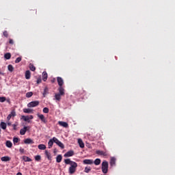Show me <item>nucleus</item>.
<instances>
[{"instance_id": "f257e3e1", "label": "nucleus", "mask_w": 175, "mask_h": 175, "mask_svg": "<svg viewBox=\"0 0 175 175\" xmlns=\"http://www.w3.org/2000/svg\"><path fill=\"white\" fill-rule=\"evenodd\" d=\"M64 163H66V165H70L68 173L70 174H75L77 169V163L70 160V159H64Z\"/></svg>"}, {"instance_id": "f03ea898", "label": "nucleus", "mask_w": 175, "mask_h": 175, "mask_svg": "<svg viewBox=\"0 0 175 175\" xmlns=\"http://www.w3.org/2000/svg\"><path fill=\"white\" fill-rule=\"evenodd\" d=\"M101 170L104 174H107L109 172V162L107 161H103L101 164Z\"/></svg>"}, {"instance_id": "7ed1b4c3", "label": "nucleus", "mask_w": 175, "mask_h": 175, "mask_svg": "<svg viewBox=\"0 0 175 175\" xmlns=\"http://www.w3.org/2000/svg\"><path fill=\"white\" fill-rule=\"evenodd\" d=\"M21 119L25 120V122H31V120H33V116L30 115V116H22Z\"/></svg>"}, {"instance_id": "20e7f679", "label": "nucleus", "mask_w": 175, "mask_h": 175, "mask_svg": "<svg viewBox=\"0 0 175 175\" xmlns=\"http://www.w3.org/2000/svg\"><path fill=\"white\" fill-rule=\"evenodd\" d=\"M53 142L54 143H55L57 145L59 146V147H60V148H65V146H64V144H62V142H61L60 141H59L57 137H53Z\"/></svg>"}, {"instance_id": "39448f33", "label": "nucleus", "mask_w": 175, "mask_h": 175, "mask_svg": "<svg viewBox=\"0 0 175 175\" xmlns=\"http://www.w3.org/2000/svg\"><path fill=\"white\" fill-rule=\"evenodd\" d=\"M36 106H39V101H31L27 104V107H36Z\"/></svg>"}, {"instance_id": "423d86ee", "label": "nucleus", "mask_w": 175, "mask_h": 175, "mask_svg": "<svg viewBox=\"0 0 175 175\" xmlns=\"http://www.w3.org/2000/svg\"><path fill=\"white\" fill-rule=\"evenodd\" d=\"M37 117L43 122V124H47V120L44 118V115L37 113Z\"/></svg>"}, {"instance_id": "0eeeda50", "label": "nucleus", "mask_w": 175, "mask_h": 175, "mask_svg": "<svg viewBox=\"0 0 175 175\" xmlns=\"http://www.w3.org/2000/svg\"><path fill=\"white\" fill-rule=\"evenodd\" d=\"M75 155V151L70 150L64 154L65 158H69V157H73Z\"/></svg>"}, {"instance_id": "6e6552de", "label": "nucleus", "mask_w": 175, "mask_h": 175, "mask_svg": "<svg viewBox=\"0 0 175 175\" xmlns=\"http://www.w3.org/2000/svg\"><path fill=\"white\" fill-rule=\"evenodd\" d=\"M29 129V126H24L20 131V135H24L27 133V131Z\"/></svg>"}, {"instance_id": "1a4fd4ad", "label": "nucleus", "mask_w": 175, "mask_h": 175, "mask_svg": "<svg viewBox=\"0 0 175 175\" xmlns=\"http://www.w3.org/2000/svg\"><path fill=\"white\" fill-rule=\"evenodd\" d=\"M57 81L58 83V85L59 87H62V85H64V79H62V78L61 77H57Z\"/></svg>"}, {"instance_id": "9d476101", "label": "nucleus", "mask_w": 175, "mask_h": 175, "mask_svg": "<svg viewBox=\"0 0 175 175\" xmlns=\"http://www.w3.org/2000/svg\"><path fill=\"white\" fill-rule=\"evenodd\" d=\"M84 165H92L94 163V160L92 159H85L83 161Z\"/></svg>"}, {"instance_id": "9b49d317", "label": "nucleus", "mask_w": 175, "mask_h": 175, "mask_svg": "<svg viewBox=\"0 0 175 175\" xmlns=\"http://www.w3.org/2000/svg\"><path fill=\"white\" fill-rule=\"evenodd\" d=\"M12 117H16V111H12L11 113L8 116L7 120L8 121H10V118Z\"/></svg>"}, {"instance_id": "f8f14e48", "label": "nucleus", "mask_w": 175, "mask_h": 175, "mask_svg": "<svg viewBox=\"0 0 175 175\" xmlns=\"http://www.w3.org/2000/svg\"><path fill=\"white\" fill-rule=\"evenodd\" d=\"M96 154H97V155H103V157H107V153L102 150H96Z\"/></svg>"}, {"instance_id": "ddd939ff", "label": "nucleus", "mask_w": 175, "mask_h": 175, "mask_svg": "<svg viewBox=\"0 0 175 175\" xmlns=\"http://www.w3.org/2000/svg\"><path fill=\"white\" fill-rule=\"evenodd\" d=\"M11 159H12L8 156H5L1 158V161H2V162H9Z\"/></svg>"}, {"instance_id": "4468645a", "label": "nucleus", "mask_w": 175, "mask_h": 175, "mask_svg": "<svg viewBox=\"0 0 175 175\" xmlns=\"http://www.w3.org/2000/svg\"><path fill=\"white\" fill-rule=\"evenodd\" d=\"M59 125H60V126H63L64 128H68V126H69V125L68 124V122H61L59 121L58 122Z\"/></svg>"}, {"instance_id": "2eb2a0df", "label": "nucleus", "mask_w": 175, "mask_h": 175, "mask_svg": "<svg viewBox=\"0 0 175 175\" xmlns=\"http://www.w3.org/2000/svg\"><path fill=\"white\" fill-rule=\"evenodd\" d=\"M25 144H33V140L31 139V138H27L24 140Z\"/></svg>"}, {"instance_id": "dca6fc26", "label": "nucleus", "mask_w": 175, "mask_h": 175, "mask_svg": "<svg viewBox=\"0 0 175 175\" xmlns=\"http://www.w3.org/2000/svg\"><path fill=\"white\" fill-rule=\"evenodd\" d=\"M58 94L62 95V96L65 95V89H64V88H62V86H59Z\"/></svg>"}, {"instance_id": "f3484780", "label": "nucleus", "mask_w": 175, "mask_h": 175, "mask_svg": "<svg viewBox=\"0 0 175 175\" xmlns=\"http://www.w3.org/2000/svg\"><path fill=\"white\" fill-rule=\"evenodd\" d=\"M25 79L29 80L31 79V71L27 70L25 72Z\"/></svg>"}, {"instance_id": "a211bd4d", "label": "nucleus", "mask_w": 175, "mask_h": 175, "mask_svg": "<svg viewBox=\"0 0 175 175\" xmlns=\"http://www.w3.org/2000/svg\"><path fill=\"white\" fill-rule=\"evenodd\" d=\"M78 144H79V147L81 148H84V142H83V139H78Z\"/></svg>"}, {"instance_id": "6ab92c4d", "label": "nucleus", "mask_w": 175, "mask_h": 175, "mask_svg": "<svg viewBox=\"0 0 175 175\" xmlns=\"http://www.w3.org/2000/svg\"><path fill=\"white\" fill-rule=\"evenodd\" d=\"M45 155L49 161H51V153H50L49 150H45Z\"/></svg>"}, {"instance_id": "aec40b11", "label": "nucleus", "mask_w": 175, "mask_h": 175, "mask_svg": "<svg viewBox=\"0 0 175 175\" xmlns=\"http://www.w3.org/2000/svg\"><path fill=\"white\" fill-rule=\"evenodd\" d=\"M23 159L25 162H32V159L27 156H23Z\"/></svg>"}, {"instance_id": "412c9836", "label": "nucleus", "mask_w": 175, "mask_h": 175, "mask_svg": "<svg viewBox=\"0 0 175 175\" xmlns=\"http://www.w3.org/2000/svg\"><path fill=\"white\" fill-rule=\"evenodd\" d=\"M33 110L31 109H27V108L23 109V112L26 113L27 114H31V113H33Z\"/></svg>"}, {"instance_id": "4be33fe9", "label": "nucleus", "mask_w": 175, "mask_h": 175, "mask_svg": "<svg viewBox=\"0 0 175 175\" xmlns=\"http://www.w3.org/2000/svg\"><path fill=\"white\" fill-rule=\"evenodd\" d=\"M5 146L8 148H12V147H13V144L12 143V142L8 140V141H6Z\"/></svg>"}, {"instance_id": "5701e85b", "label": "nucleus", "mask_w": 175, "mask_h": 175, "mask_svg": "<svg viewBox=\"0 0 175 175\" xmlns=\"http://www.w3.org/2000/svg\"><path fill=\"white\" fill-rule=\"evenodd\" d=\"M62 155L58 154L56 157V162L57 163H60V162H62Z\"/></svg>"}, {"instance_id": "b1692460", "label": "nucleus", "mask_w": 175, "mask_h": 175, "mask_svg": "<svg viewBox=\"0 0 175 175\" xmlns=\"http://www.w3.org/2000/svg\"><path fill=\"white\" fill-rule=\"evenodd\" d=\"M109 163L111 166H116V158L111 157Z\"/></svg>"}, {"instance_id": "393cba45", "label": "nucleus", "mask_w": 175, "mask_h": 175, "mask_svg": "<svg viewBox=\"0 0 175 175\" xmlns=\"http://www.w3.org/2000/svg\"><path fill=\"white\" fill-rule=\"evenodd\" d=\"M47 77H48L47 72H42V80H43V81H47Z\"/></svg>"}, {"instance_id": "a878e982", "label": "nucleus", "mask_w": 175, "mask_h": 175, "mask_svg": "<svg viewBox=\"0 0 175 175\" xmlns=\"http://www.w3.org/2000/svg\"><path fill=\"white\" fill-rule=\"evenodd\" d=\"M47 94H49V88L45 87V88L44 89V92L42 93L44 98H46Z\"/></svg>"}, {"instance_id": "bb28decb", "label": "nucleus", "mask_w": 175, "mask_h": 175, "mask_svg": "<svg viewBox=\"0 0 175 175\" xmlns=\"http://www.w3.org/2000/svg\"><path fill=\"white\" fill-rule=\"evenodd\" d=\"M53 144H54V139H51L49 142H48V146H49V148H51V147H53Z\"/></svg>"}, {"instance_id": "cd10ccee", "label": "nucleus", "mask_w": 175, "mask_h": 175, "mask_svg": "<svg viewBox=\"0 0 175 175\" xmlns=\"http://www.w3.org/2000/svg\"><path fill=\"white\" fill-rule=\"evenodd\" d=\"M100 162H102V161L100 160V159H96L94 160V161H93V163H94V165H96V166L99 165V164L100 163Z\"/></svg>"}, {"instance_id": "c85d7f7f", "label": "nucleus", "mask_w": 175, "mask_h": 175, "mask_svg": "<svg viewBox=\"0 0 175 175\" xmlns=\"http://www.w3.org/2000/svg\"><path fill=\"white\" fill-rule=\"evenodd\" d=\"M29 68L30 70H31L32 72H35L36 70V68L32 64H30L29 65Z\"/></svg>"}, {"instance_id": "c756f323", "label": "nucleus", "mask_w": 175, "mask_h": 175, "mask_svg": "<svg viewBox=\"0 0 175 175\" xmlns=\"http://www.w3.org/2000/svg\"><path fill=\"white\" fill-rule=\"evenodd\" d=\"M4 58H5V59H10V58H12V54H10V53H7L4 55Z\"/></svg>"}, {"instance_id": "7c9ffc66", "label": "nucleus", "mask_w": 175, "mask_h": 175, "mask_svg": "<svg viewBox=\"0 0 175 175\" xmlns=\"http://www.w3.org/2000/svg\"><path fill=\"white\" fill-rule=\"evenodd\" d=\"M61 96H62V95L59 94V93L55 94V98L56 100H58L59 102V100H61Z\"/></svg>"}, {"instance_id": "2f4dec72", "label": "nucleus", "mask_w": 175, "mask_h": 175, "mask_svg": "<svg viewBox=\"0 0 175 175\" xmlns=\"http://www.w3.org/2000/svg\"><path fill=\"white\" fill-rule=\"evenodd\" d=\"M0 126H1V129H3V130L6 129V126H7L6 123H5V122H1L0 123Z\"/></svg>"}, {"instance_id": "473e14b6", "label": "nucleus", "mask_w": 175, "mask_h": 175, "mask_svg": "<svg viewBox=\"0 0 175 175\" xmlns=\"http://www.w3.org/2000/svg\"><path fill=\"white\" fill-rule=\"evenodd\" d=\"M20 142V138L14 137L13 138V143L16 146V143H18Z\"/></svg>"}, {"instance_id": "72a5a7b5", "label": "nucleus", "mask_w": 175, "mask_h": 175, "mask_svg": "<svg viewBox=\"0 0 175 175\" xmlns=\"http://www.w3.org/2000/svg\"><path fill=\"white\" fill-rule=\"evenodd\" d=\"M38 149L39 150H46V145H44V144H40V145H38Z\"/></svg>"}, {"instance_id": "f704fd0d", "label": "nucleus", "mask_w": 175, "mask_h": 175, "mask_svg": "<svg viewBox=\"0 0 175 175\" xmlns=\"http://www.w3.org/2000/svg\"><path fill=\"white\" fill-rule=\"evenodd\" d=\"M91 172V167H85L84 170L85 173H90Z\"/></svg>"}, {"instance_id": "c9c22d12", "label": "nucleus", "mask_w": 175, "mask_h": 175, "mask_svg": "<svg viewBox=\"0 0 175 175\" xmlns=\"http://www.w3.org/2000/svg\"><path fill=\"white\" fill-rule=\"evenodd\" d=\"M42 159V157L40 155L35 156V161L39 162Z\"/></svg>"}, {"instance_id": "e433bc0d", "label": "nucleus", "mask_w": 175, "mask_h": 175, "mask_svg": "<svg viewBox=\"0 0 175 175\" xmlns=\"http://www.w3.org/2000/svg\"><path fill=\"white\" fill-rule=\"evenodd\" d=\"M8 70L10 71L11 72H13V70H14V67H13L12 64L8 65Z\"/></svg>"}, {"instance_id": "4c0bfd02", "label": "nucleus", "mask_w": 175, "mask_h": 175, "mask_svg": "<svg viewBox=\"0 0 175 175\" xmlns=\"http://www.w3.org/2000/svg\"><path fill=\"white\" fill-rule=\"evenodd\" d=\"M42 111H43V113H44L45 114H47V113H49V112L50 111V109H49L48 107H44V108L42 109Z\"/></svg>"}, {"instance_id": "58836bf2", "label": "nucleus", "mask_w": 175, "mask_h": 175, "mask_svg": "<svg viewBox=\"0 0 175 175\" xmlns=\"http://www.w3.org/2000/svg\"><path fill=\"white\" fill-rule=\"evenodd\" d=\"M33 95V93L32 92H29L26 94V97L27 98H31Z\"/></svg>"}, {"instance_id": "ea45409f", "label": "nucleus", "mask_w": 175, "mask_h": 175, "mask_svg": "<svg viewBox=\"0 0 175 175\" xmlns=\"http://www.w3.org/2000/svg\"><path fill=\"white\" fill-rule=\"evenodd\" d=\"M3 36H5V38H8L9 37V33L8 32V31H4L3 33Z\"/></svg>"}, {"instance_id": "a19ab883", "label": "nucleus", "mask_w": 175, "mask_h": 175, "mask_svg": "<svg viewBox=\"0 0 175 175\" xmlns=\"http://www.w3.org/2000/svg\"><path fill=\"white\" fill-rule=\"evenodd\" d=\"M21 62V57H17L16 59L15 60V64H18Z\"/></svg>"}, {"instance_id": "79ce46f5", "label": "nucleus", "mask_w": 175, "mask_h": 175, "mask_svg": "<svg viewBox=\"0 0 175 175\" xmlns=\"http://www.w3.org/2000/svg\"><path fill=\"white\" fill-rule=\"evenodd\" d=\"M6 100V97H0V102L3 103Z\"/></svg>"}, {"instance_id": "37998d69", "label": "nucleus", "mask_w": 175, "mask_h": 175, "mask_svg": "<svg viewBox=\"0 0 175 175\" xmlns=\"http://www.w3.org/2000/svg\"><path fill=\"white\" fill-rule=\"evenodd\" d=\"M9 43H10V44H14V41L12 39H10Z\"/></svg>"}, {"instance_id": "c03bdc74", "label": "nucleus", "mask_w": 175, "mask_h": 175, "mask_svg": "<svg viewBox=\"0 0 175 175\" xmlns=\"http://www.w3.org/2000/svg\"><path fill=\"white\" fill-rule=\"evenodd\" d=\"M42 83V79L39 78L37 79V84H40Z\"/></svg>"}, {"instance_id": "a18cd8bd", "label": "nucleus", "mask_w": 175, "mask_h": 175, "mask_svg": "<svg viewBox=\"0 0 175 175\" xmlns=\"http://www.w3.org/2000/svg\"><path fill=\"white\" fill-rule=\"evenodd\" d=\"M12 126L14 128V131H16L17 129V124H12Z\"/></svg>"}, {"instance_id": "49530a36", "label": "nucleus", "mask_w": 175, "mask_h": 175, "mask_svg": "<svg viewBox=\"0 0 175 175\" xmlns=\"http://www.w3.org/2000/svg\"><path fill=\"white\" fill-rule=\"evenodd\" d=\"M19 151H20V152L21 153V154H24V148H20V149H19Z\"/></svg>"}, {"instance_id": "de8ad7c7", "label": "nucleus", "mask_w": 175, "mask_h": 175, "mask_svg": "<svg viewBox=\"0 0 175 175\" xmlns=\"http://www.w3.org/2000/svg\"><path fill=\"white\" fill-rule=\"evenodd\" d=\"M7 125H8V126H10V125H12V123H11V122H8V123H7Z\"/></svg>"}, {"instance_id": "09e8293b", "label": "nucleus", "mask_w": 175, "mask_h": 175, "mask_svg": "<svg viewBox=\"0 0 175 175\" xmlns=\"http://www.w3.org/2000/svg\"><path fill=\"white\" fill-rule=\"evenodd\" d=\"M51 83H55V79H52Z\"/></svg>"}, {"instance_id": "8fccbe9b", "label": "nucleus", "mask_w": 175, "mask_h": 175, "mask_svg": "<svg viewBox=\"0 0 175 175\" xmlns=\"http://www.w3.org/2000/svg\"><path fill=\"white\" fill-rule=\"evenodd\" d=\"M16 175H23V174L21 172H18Z\"/></svg>"}, {"instance_id": "3c124183", "label": "nucleus", "mask_w": 175, "mask_h": 175, "mask_svg": "<svg viewBox=\"0 0 175 175\" xmlns=\"http://www.w3.org/2000/svg\"><path fill=\"white\" fill-rule=\"evenodd\" d=\"M0 75H3V72L0 71Z\"/></svg>"}]
</instances>
